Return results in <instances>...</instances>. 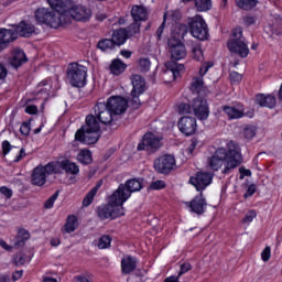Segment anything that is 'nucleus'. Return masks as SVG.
Listing matches in <instances>:
<instances>
[{
    "instance_id": "1",
    "label": "nucleus",
    "mask_w": 282,
    "mask_h": 282,
    "mask_svg": "<svg viewBox=\"0 0 282 282\" xmlns=\"http://www.w3.org/2000/svg\"><path fill=\"white\" fill-rule=\"evenodd\" d=\"M226 148H219L215 151L212 158L208 160V164L213 171H219L223 169V173L226 175L234 169H237L243 161L241 156V148L239 144L230 141Z\"/></svg>"
},
{
    "instance_id": "2",
    "label": "nucleus",
    "mask_w": 282,
    "mask_h": 282,
    "mask_svg": "<svg viewBox=\"0 0 282 282\" xmlns=\"http://www.w3.org/2000/svg\"><path fill=\"white\" fill-rule=\"evenodd\" d=\"M50 8H39L34 12L35 21L50 28H61L69 23V17H65V3L63 0H47Z\"/></svg>"
},
{
    "instance_id": "3",
    "label": "nucleus",
    "mask_w": 282,
    "mask_h": 282,
    "mask_svg": "<svg viewBox=\"0 0 282 282\" xmlns=\"http://www.w3.org/2000/svg\"><path fill=\"white\" fill-rule=\"evenodd\" d=\"M94 115L86 117V124L75 133L76 142L82 144H96L100 138V120Z\"/></svg>"
},
{
    "instance_id": "4",
    "label": "nucleus",
    "mask_w": 282,
    "mask_h": 282,
    "mask_svg": "<svg viewBox=\"0 0 282 282\" xmlns=\"http://www.w3.org/2000/svg\"><path fill=\"white\" fill-rule=\"evenodd\" d=\"M227 47L231 54H237L240 58H246L250 54V48L243 37V29L236 28L232 31L231 39L227 43Z\"/></svg>"
},
{
    "instance_id": "5",
    "label": "nucleus",
    "mask_w": 282,
    "mask_h": 282,
    "mask_svg": "<svg viewBox=\"0 0 282 282\" xmlns=\"http://www.w3.org/2000/svg\"><path fill=\"white\" fill-rule=\"evenodd\" d=\"M139 191H142V181L131 178L127 181L124 185H119V187L113 192L112 202L124 204V202L131 197V193H138Z\"/></svg>"
},
{
    "instance_id": "6",
    "label": "nucleus",
    "mask_w": 282,
    "mask_h": 282,
    "mask_svg": "<svg viewBox=\"0 0 282 282\" xmlns=\"http://www.w3.org/2000/svg\"><path fill=\"white\" fill-rule=\"evenodd\" d=\"M59 165L56 162L47 163L46 165H39L33 170L31 182L34 186H43L47 182L48 175H56Z\"/></svg>"
},
{
    "instance_id": "7",
    "label": "nucleus",
    "mask_w": 282,
    "mask_h": 282,
    "mask_svg": "<svg viewBox=\"0 0 282 282\" xmlns=\"http://www.w3.org/2000/svg\"><path fill=\"white\" fill-rule=\"evenodd\" d=\"M122 205L123 204L113 202L112 194L109 198V203L98 208V217H100V219H116V217H122V215H124V207H122Z\"/></svg>"
},
{
    "instance_id": "8",
    "label": "nucleus",
    "mask_w": 282,
    "mask_h": 282,
    "mask_svg": "<svg viewBox=\"0 0 282 282\" xmlns=\"http://www.w3.org/2000/svg\"><path fill=\"white\" fill-rule=\"evenodd\" d=\"M64 17H68V23H72V19L75 21H89L91 19V9L83 4H75L72 8H67L64 4Z\"/></svg>"
},
{
    "instance_id": "9",
    "label": "nucleus",
    "mask_w": 282,
    "mask_h": 282,
    "mask_svg": "<svg viewBox=\"0 0 282 282\" xmlns=\"http://www.w3.org/2000/svg\"><path fill=\"white\" fill-rule=\"evenodd\" d=\"M189 32L198 41H206L208 39V24H206L202 15H196L191 20Z\"/></svg>"
},
{
    "instance_id": "10",
    "label": "nucleus",
    "mask_w": 282,
    "mask_h": 282,
    "mask_svg": "<svg viewBox=\"0 0 282 282\" xmlns=\"http://www.w3.org/2000/svg\"><path fill=\"white\" fill-rule=\"evenodd\" d=\"M68 79L73 87H85V80H87V67L72 64L68 68Z\"/></svg>"
},
{
    "instance_id": "11",
    "label": "nucleus",
    "mask_w": 282,
    "mask_h": 282,
    "mask_svg": "<svg viewBox=\"0 0 282 282\" xmlns=\"http://www.w3.org/2000/svg\"><path fill=\"white\" fill-rule=\"evenodd\" d=\"M131 85V105L134 109H138V107H140V96H142L147 89V82L140 75H132Z\"/></svg>"
},
{
    "instance_id": "12",
    "label": "nucleus",
    "mask_w": 282,
    "mask_h": 282,
    "mask_svg": "<svg viewBox=\"0 0 282 282\" xmlns=\"http://www.w3.org/2000/svg\"><path fill=\"white\" fill-rule=\"evenodd\" d=\"M95 116L101 124H111L113 122V111L102 99H99L95 106Z\"/></svg>"
},
{
    "instance_id": "13",
    "label": "nucleus",
    "mask_w": 282,
    "mask_h": 282,
    "mask_svg": "<svg viewBox=\"0 0 282 282\" xmlns=\"http://www.w3.org/2000/svg\"><path fill=\"white\" fill-rule=\"evenodd\" d=\"M162 147V139L153 133H145L142 143H139L138 151H158Z\"/></svg>"
},
{
    "instance_id": "14",
    "label": "nucleus",
    "mask_w": 282,
    "mask_h": 282,
    "mask_svg": "<svg viewBox=\"0 0 282 282\" xmlns=\"http://www.w3.org/2000/svg\"><path fill=\"white\" fill-rule=\"evenodd\" d=\"M192 109L194 115L198 120H208V116H210V110L208 109V101L203 97H196L193 100Z\"/></svg>"
},
{
    "instance_id": "15",
    "label": "nucleus",
    "mask_w": 282,
    "mask_h": 282,
    "mask_svg": "<svg viewBox=\"0 0 282 282\" xmlns=\"http://www.w3.org/2000/svg\"><path fill=\"white\" fill-rule=\"evenodd\" d=\"M189 184L195 186L196 191H204L213 184V174L208 172H197L189 178Z\"/></svg>"
},
{
    "instance_id": "16",
    "label": "nucleus",
    "mask_w": 282,
    "mask_h": 282,
    "mask_svg": "<svg viewBox=\"0 0 282 282\" xmlns=\"http://www.w3.org/2000/svg\"><path fill=\"white\" fill-rule=\"evenodd\" d=\"M108 108H110V111L115 116H120L127 111V108L129 107V101L124 99V97L120 96H112L106 101Z\"/></svg>"
},
{
    "instance_id": "17",
    "label": "nucleus",
    "mask_w": 282,
    "mask_h": 282,
    "mask_svg": "<svg viewBox=\"0 0 282 282\" xmlns=\"http://www.w3.org/2000/svg\"><path fill=\"white\" fill-rule=\"evenodd\" d=\"M154 169L158 173H170L175 169V156L165 154L154 161Z\"/></svg>"
},
{
    "instance_id": "18",
    "label": "nucleus",
    "mask_w": 282,
    "mask_h": 282,
    "mask_svg": "<svg viewBox=\"0 0 282 282\" xmlns=\"http://www.w3.org/2000/svg\"><path fill=\"white\" fill-rule=\"evenodd\" d=\"M178 129L184 135H193L197 131V120L193 117H183L178 121Z\"/></svg>"
},
{
    "instance_id": "19",
    "label": "nucleus",
    "mask_w": 282,
    "mask_h": 282,
    "mask_svg": "<svg viewBox=\"0 0 282 282\" xmlns=\"http://www.w3.org/2000/svg\"><path fill=\"white\" fill-rule=\"evenodd\" d=\"M186 206H188L191 213H195L196 215H204V213H206V206H208V204L206 203V198H204V195L200 193L189 203H186Z\"/></svg>"
},
{
    "instance_id": "20",
    "label": "nucleus",
    "mask_w": 282,
    "mask_h": 282,
    "mask_svg": "<svg viewBox=\"0 0 282 282\" xmlns=\"http://www.w3.org/2000/svg\"><path fill=\"white\" fill-rule=\"evenodd\" d=\"M169 45L173 61H182L183 58H186V46H184V44L175 40H170Z\"/></svg>"
},
{
    "instance_id": "21",
    "label": "nucleus",
    "mask_w": 282,
    "mask_h": 282,
    "mask_svg": "<svg viewBox=\"0 0 282 282\" xmlns=\"http://www.w3.org/2000/svg\"><path fill=\"white\" fill-rule=\"evenodd\" d=\"M13 41H17L14 29H0V52H3Z\"/></svg>"
},
{
    "instance_id": "22",
    "label": "nucleus",
    "mask_w": 282,
    "mask_h": 282,
    "mask_svg": "<svg viewBox=\"0 0 282 282\" xmlns=\"http://www.w3.org/2000/svg\"><path fill=\"white\" fill-rule=\"evenodd\" d=\"M14 32H17V36H23L24 39H30L31 35L36 32V28L34 24L30 22L22 21L18 25H12Z\"/></svg>"
},
{
    "instance_id": "23",
    "label": "nucleus",
    "mask_w": 282,
    "mask_h": 282,
    "mask_svg": "<svg viewBox=\"0 0 282 282\" xmlns=\"http://www.w3.org/2000/svg\"><path fill=\"white\" fill-rule=\"evenodd\" d=\"M166 69L164 70L165 78H169V83L175 80L177 76H180V72L184 69V65L177 64L175 62H167L165 63Z\"/></svg>"
},
{
    "instance_id": "24",
    "label": "nucleus",
    "mask_w": 282,
    "mask_h": 282,
    "mask_svg": "<svg viewBox=\"0 0 282 282\" xmlns=\"http://www.w3.org/2000/svg\"><path fill=\"white\" fill-rule=\"evenodd\" d=\"M138 268V260L131 256H124L121 260V272L122 274H131Z\"/></svg>"
},
{
    "instance_id": "25",
    "label": "nucleus",
    "mask_w": 282,
    "mask_h": 282,
    "mask_svg": "<svg viewBox=\"0 0 282 282\" xmlns=\"http://www.w3.org/2000/svg\"><path fill=\"white\" fill-rule=\"evenodd\" d=\"M256 102L260 107H267L268 109H273L276 105V99L272 95H257L256 96Z\"/></svg>"
},
{
    "instance_id": "26",
    "label": "nucleus",
    "mask_w": 282,
    "mask_h": 282,
    "mask_svg": "<svg viewBox=\"0 0 282 282\" xmlns=\"http://www.w3.org/2000/svg\"><path fill=\"white\" fill-rule=\"evenodd\" d=\"M28 63V57L25 56V52L21 48H14L11 56V65L12 67H21Z\"/></svg>"
},
{
    "instance_id": "27",
    "label": "nucleus",
    "mask_w": 282,
    "mask_h": 282,
    "mask_svg": "<svg viewBox=\"0 0 282 282\" xmlns=\"http://www.w3.org/2000/svg\"><path fill=\"white\" fill-rule=\"evenodd\" d=\"M58 166L63 169V171H65L66 173H69L70 175H78V173H80V169L77 166V164L69 160L62 161L61 164H58Z\"/></svg>"
},
{
    "instance_id": "28",
    "label": "nucleus",
    "mask_w": 282,
    "mask_h": 282,
    "mask_svg": "<svg viewBox=\"0 0 282 282\" xmlns=\"http://www.w3.org/2000/svg\"><path fill=\"white\" fill-rule=\"evenodd\" d=\"M129 35L127 34V30L124 29H120V30H116L113 33H112V43L118 46L120 45H124L126 41H127V37Z\"/></svg>"
},
{
    "instance_id": "29",
    "label": "nucleus",
    "mask_w": 282,
    "mask_h": 282,
    "mask_svg": "<svg viewBox=\"0 0 282 282\" xmlns=\"http://www.w3.org/2000/svg\"><path fill=\"white\" fill-rule=\"evenodd\" d=\"M131 17L134 21H144L147 19V9L141 6H134L131 10Z\"/></svg>"
},
{
    "instance_id": "30",
    "label": "nucleus",
    "mask_w": 282,
    "mask_h": 282,
    "mask_svg": "<svg viewBox=\"0 0 282 282\" xmlns=\"http://www.w3.org/2000/svg\"><path fill=\"white\" fill-rule=\"evenodd\" d=\"M126 69H127V64H124L122 61L118 58L113 59L110 64V72L115 76H120V74H122V72H124Z\"/></svg>"
},
{
    "instance_id": "31",
    "label": "nucleus",
    "mask_w": 282,
    "mask_h": 282,
    "mask_svg": "<svg viewBox=\"0 0 282 282\" xmlns=\"http://www.w3.org/2000/svg\"><path fill=\"white\" fill-rule=\"evenodd\" d=\"M28 239H30V232L25 229H20L14 238V247L22 248V246H25V241H28Z\"/></svg>"
},
{
    "instance_id": "32",
    "label": "nucleus",
    "mask_w": 282,
    "mask_h": 282,
    "mask_svg": "<svg viewBox=\"0 0 282 282\" xmlns=\"http://www.w3.org/2000/svg\"><path fill=\"white\" fill-rule=\"evenodd\" d=\"M223 111L228 116L230 120H236L237 118H243V111L235 107L224 106Z\"/></svg>"
},
{
    "instance_id": "33",
    "label": "nucleus",
    "mask_w": 282,
    "mask_h": 282,
    "mask_svg": "<svg viewBox=\"0 0 282 282\" xmlns=\"http://www.w3.org/2000/svg\"><path fill=\"white\" fill-rule=\"evenodd\" d=\"M102 186V181H99L96 186L86 195V197L83 200V206H90L91 202H94V198L96 197V194L98 193V189Z\"/></svg>"
},
{
    "instance_id": "34",
    "label": "nucleus",
    "mask_w": 282,
    "mask_h": 282,
    "mask_svg": "<svg viewBox=\"0 0 282 282\" xmlns=\"http://www.w3.org/2000/svg\"><path fill=\"white\" fill-rule=\"evenodd\" d=\"M257 3H259V0H236V6L240 10H252L257 8Z\"/></svg>"
},
{
    "instance_id": "35",
    "label": "nucleus",
    "mask_w": 282,
    "mask_h": 282,
    "mask_svg": "<svg viewBox=\"0 0 282 282\" xmlns=\"http://www.w3.org/2000/svg\"><path fill=\"white\" fill-rule=\"evenodd\" d=\"M76 228H78V218H76V216H68L64 226L65 232H74Z\"/></svg>"
},
{
    "instance_id": "36",
    "label": "nucleus",
    "mask_w": 282,
    "mask_h": 282,
    "mask_svg": "<svg viewBox=\"0 0 282 282\" xmlns=\"http://www.w3.org/2000/svg\"><path fill=\"white\" fill-rule=\"evenodd\" d=\"M192 58L198 63L204 61V51H202V44H194L192 46Z\"/></svg>"
},
{
    "instance_id": "37",
    "label": "nucleus",
    "mask_w": 282,
    "mask_h": 282,
    "mask_svg": "<svg viewBox=\"0 0 282 282\" xmlns=\"http://www.w3.org/2000/svg\"><path fill=\"white\" fill-rule=\"evenodd\" d=\"M77 160L80 164H91V151L80 150L77 154Z\"/></svg>"
},
{
    "instance_id": "38",
    "label": "nucleus",
    "mask_w": 282,
    "mask_h": 282,
    "mask_svg": "<svg viewBox=\"0 0 282 282\" xmlns=\"http://www.w3.org/2000/svg\"><path fill=\"white\" fill-rule=\"evenodd\" d=\"M195 6L198 12H208L213 8V2L210 0H195Z\"/></svg>"
},
{
    "instance_id": "39",
    "label": "nucleus",
    "mask_w": 282,
    "mask_h": 282,
    "mask_svg": "<svg viewBox=\"0 0 282 282\" xmlns=\"http://www.w3.org/2000/svg\"><path fill=\"white\" fill-rule=\"evenodd\" d=\"M97 47L98 50H101V52H109V50H113V47H116V44L112 39H106L99 41Z\"/></svg>"
},
{
    "instance_id": "40",
    "label": "nucleus",
    "mask_w": 282,
    "mask_h": 282,
    "mask_svg": "<svg viewBox=\"0 0 282 282\" xmlns=\"http://www.w3.org/2000/svg\"><path fill=\"white\" fill-rule=\"evenodd\" d=\"M97 248H99V250L111 248V237L108 235L101 236L97 242Z\"/></svg>"
},
{
    "instance_id": "41",
    "label": "nucleus",
    "mask_w": 282,
    "mask_h": 282,
    "mask_svg": "<svg viewBox=\"0 0 282 282\" xmlns=\"http://www.w3.org/2000/svg\"><path fill=\"white\" fill-rule=\"evenodd\" d=\"M202 87H204V79H202V77H195L192 80V91L199 94V91H202Z\"/></svg>"
},
{
    "instance_id": "42",
    "label": "nucleus",
    "mask_w": 282,
    "mask_h": 282,
    "mask_svg": "<svg viewBox=\"0 0 282 282\" xmlns=\"http://www.w3.org/2000/svg\"><path fill=\"white\" fill-rule=\"evenodd\" d=\"M254 135H257V128L254 126H248L243 129L246 140H252Z\"/></svg>"
},
{
    "instance_id": "43",
    "label": "nucleus",
    "mask_w": 282,
    "mask_h": 282,
    "mask_svg": "<svg viewBox=\"0 0 282 282\" xmlns=\"http://www.w3.org/2000/svg\"><path fill=\"white\" fill-rule=\"evenodd\" d=\"M127 32V35L128 36H133L135 34H139L140 33V22L135 21L133 22L129 28H128V31Z\"/></svg>"
},
{
    "instance_id": "44",
    "label": "nucleus",
    "mask_w": 282,
    "mask_h": 282,
    "mask_svg": "<svg viewBox=\"0 0 282 282\" xmlns=\"http://www.w3.org/2000/svg\"><path fill=\"white\" fill-rule=\"evenodd\" d=\"M139 67L141 72H149L151 69V59L150 58H141L139 61Z\"/></svg>"
},
{
    "instance_id": "45",
    "label": "nucleus",
    "mask_w": 282,
    "mask_h": 282,
    "mask_svg": "<svg viewBox=\"0 0 282 282\" xmlns=\"http://www.w3.org/2000/svg\"><path fill=\"white\" fill-rule=\"evenodd\" d=\"M75 282H94V275L91 273H84L75 278Z\"/></svg>"
},
{
    "instance_id": "46",
    "label": "nucleus",
    "mask_w": 282,
    "mask_h": 282,
    "mask_svg": "<svg viewBox=\"0 0 282 282\" xmlns=\"http://www.w3.org/2000/svg\"><path fill=\"white\" fill-rule=\"evenodd\" d=\"M256 217H257V212L250 210L246 214L245 219H242V224H252Z\"/></svg>"
},
{
    "instance_id": "47",
    "label": "nucleus",
    "mask_w": 282,
    "mask_h": 282,
    "mask_svg": "<svg viewBox=\"0 0 282 282\" xmlns=\"http://www.w3.org/2000/svg\"><path fill=\"white\" fill-rule=\"evenodd\" d=\"M58 199V192H55L45 203H44V208H53L54 207V202Z\"/></svg>"
},
{
    "instance_id": "48",
    "label": "nucleus",
    "mask_w": 282,
    "mask_h": 282,
    "mask_svg": "<svg viewBox=\"0 0 282 282\" xmlns=\"http://www.w3.org/2000/svg\"><path fill=\"white\" fill-rule=\"evenodd\" d=\"M14 263L15 265H25V263H28V257H25V254H17L14 257Z\"/></svg>"
},
{
    "instance_id": "49",
    "label": "nucleus",
    "mask_w": 282,
    "mask_h": 282,
    "mask_svg": "<svg viewBox=\"0 0 282 282\" xmlns=\"http://www.w3.org/2000/svg\"><path fill=\"white\" fill-rule=\"evenodd\" d=\"M150 187L153 191H162V188H166V183H164V181H155L150 185Z\"/></svg>"
},
{
    "instance_id": "50",
    "label": "nucleus",
    "mask_w": 282,
    "mask_h": 282,
    "mask_svg": "<svg viewBox=\"0 0 282 282\" xmlns=\"http://www.w3.org/2000/svg\"><path fill=\"white\" fill-rule=\"evenodd\" d=\"M270 257H272L270 247H265L263 251L261 252V259L262 261L268 262L270 261Z\"/></svg>"
},
{
    "instance_id": "51",
    "label": "nucleus",
    "mask_w": 282,
    "mask_h": 282,
    "mask_svg": "<svg viewBox=\"0 0 282 282\" xmlns=\"http://www.w3.org/2000/svg\"><path fill=\"white\" fill-rule=\"evenodd\" d=\"M181 116L191 113V106L188 104H181L177 109Z\"/></svg>"
},
{
    "instance_id": "52",
    "label": "nucleus",
    "mask_w": 282,
    "mask_h": 282,
    "mask_svg": "<svg viewBox=\"0 0 282 282\" xmlns=\"http://www.w3.org/2000/svg\"><path fill=\"white\" fill-rule=\"evenodd\" d=\"M229 78H230L231 83L238 84V83H241L243 77L241 76V74H239L237 72H231L229 75Z\"/></svg>"
},
{
    "instance_id": "53",
    "label": "nucleus",
    "mask_w": 282,
    "mask_h": 282,
    "mask_svg": "<svg viewBox=\"0 0 282 282\" xmlns=\"http://www.w3.org/2000/svg\"><path fill=\"white\" fill-rule=\"evenodd\" d=\"M213 65H214L213 62L203 64V66L199 69V75L200 76H206V74L208 73V69L210 67H213Z\"/></svg>"
},
{
    "instance_id": "54",
    "label": "nucleus",
    "mask_w": 282,
    "mask_h": 282,
    "mask_svg": "<svg viewBox=\"0 0 282 282\" xmlns=\"http://www.w3.org/2000/svg\"><path fill=\"white\" fill-rule=\"evenodd\" d=\"M193 267L191 265V263L188 262H185L183 264H181V270L178 272V276H182V274H186V272H189V270L192 269Z\"/></svg>"
},
{
    "instance_id": "55",
    "label": "nucleus",
    "mask_w": 282,
    "mask_h": 282,
    "mask_svg": "<svg viewBox=\"0 0 282 282\" xmlns=\"http://www.w3.org/2000/svg\"><path fill=\"white\" fill-rule=\"evenodd\" d=\"M11 149H17V148H12V145L10 144L9 141H3L2 142V153H3V155H8L10 153Z\"/></svg>"
},
{
    "instance_id": "56",
    "label": "nucleus",
    "mask_w": 282,
    "mask_h": 282,
    "mask_svg": "<svg viewBox=\"0 0 282 282\" xmlns=\"http://www.w3.org/2000/svg\"><path fill=\"white\" fill-rule=\"evenodd\" d=\"M7 76H8V69L2 63H0V83H3Z\"/></svg>"
},
{
    "instance_id": "57",
    "label": "nucleus",
    "mask_w": 282,
    "mask_h": 282,
    "mask_svg": "<svg viewBox=\"0 0 282 282\" xmlns=\"http://www.w3.org/2000/svg\"><path fill=\"white\" fill-rule=\"evenodd\" d=\"M30 123L24 122L22 123V126L20 127V133H22V135H29L30 134Z\"/></svg>"
},
{
    "instance_id": "58",
    "label": "nucleus",
    "mask_w": 282,
    "mask_h": 282,
    "mask_svg": "<svg viewBox=\"0 0 282 282\" xmlns=\"http://www.w3.org/2000/svg\"><path fill=\"white\" fill-rule=\"evenodd\" d=\"M257 193V186L256 185H250L245 193L243 197L247 199V197H252V195Z\"/></svg>"
},
{
    "instance_id": "59",
    "label": "nucleus",
    "mask_w": 282,
    "mask_h": 282,
    "mask_svg": "<svg viewBox=\"0 0 282 282\" xmlns=\"http://www.w3.org/2000/svg\"><path fill=\"white\" fill-rule=\"evenodd\" d=\"M0 193L2 195H4V197H7V199H10V197H12V189H10L6 186L0 187Z\"/></svg>"
},
{
    "instance_id": "60",
    "label": "nucleus",
    "mask_w": 282,
    "mask_h": 282,
    "mask_svg": "<svg viewBox=\"0 0 282 282\" xmlns=\"http://www.w3.org/2000/svg\"><path fill=\"white\" fill-rule=\"evenodd\" d=\"M245 25H254L257 23V18L252 15H248L243 19Z\"/></svg>"
},
{
    "instance_id": "61",
    "label": "nucleus",
    "mask_w": 282,
    "mask_h": 282,
    "mask_svg": "<svg viewBox=\"0 0 282 282\" xmlns=\"http://www.w3.org/2000/svg\"><path fill=\"white\" fill-rule=\"evenodd\" d=\"M25 111L30 115H36L39 112V109L36 108V106H26Z\"/></svg>"
},
{
    "instance_id": "62",
    "label": "nucleus",
    "mask_w": 282,
    "mask_h": 282,
    "mask_svg": "<svg viewBox=\"0 0 282 282\" xmlns=\"http://www.w3.org/2000/svg\"><path fill=\"white\" fill-rule=\"evenodd\" d=\"M18 153L19 154L15 156L13 162H19L20 160H23V158H25V150L24 149L19 150Z\"/></svg>"
},
{
    "instance_id": "63",
    "label": "nucleus",
    "mask_w": 282,
    "mask_h": 282,
    "mask_svg": "<svg viewBox=\"0 0 282 282\" xmlns=\"http://www.w3.org/2000/svg\"><path fill=\"white\" fill-rule=\"evenodd\" d=\"M21 276H23V270L15 271V272H13L12 281H19V279H21Z\"/></svg>"
},
{
    "instance_id": "64",
    "label": "nucleus",
    "mask_w": 282,
    "mask_h": 282,
    "mask_svg": "<svg viewBox=\"0 0 282 282\" xmlns=\"http://www.w3.org/2000/svg\"><path fill=\"white\" fill-rule=\"evenodd\" d=\"M164 282H180V275L175 276V275H172V276H169L165 279Z\"/></svg>"
}]
</instances>
